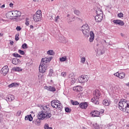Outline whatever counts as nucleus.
Masks as SVG:
<instances>
[{"instance_id": "obj_1", "label": "nucleus", "mask_w": 129, "mask_h": 129, "mask_svg": "<svg viewBox=\"0 0 129 129\" xmlns=\"http://www.w3.org/2000/svg\"><path fill=\"white\" fill-rule=\"evenodd\" d=\"M41 111L39 112L38 115V118L39 119H46L48 118H50L51 116H52V114H51V110H50V108H49L47 106H41L40 107Z\"/></svg>"}, {"instance_id": "obj_2", "label": "nucleus", "mask_w": 129, "mask_h": 129, "mask_svg": "<svg viewBox=\"0 0 129 129\" xmlns=\"http://www.w3.org/2000/svg\"><path fill=\"white\" fill-rule=\"evenodd\" d=\"M52 59L53 57L42 58L39 67V70L40 73L43 74L46 72L47 69H48V66H49V62Z\"/></svg>"}, {"instance_id": "obj_3", "label": "nucleus", "mask_w": 129, "mask_h": 129, "mask_svg": "<svg viewBox=\"0 0 129 129\" xmlns=\"http://www.w3.org/2000/svg\"><path fill=\"white\" fill-rule=\"evenodd\" d=\"M93 98L91 99L92 102L95 104H99V99L101 97V94L100 91L98 90H95L93 92Z\"/></svg>"}, {"instance_id": "obj_4", "label": "nucleus", "mask_w": 129, "mask_h": 129, "mask_svg": "<svg viewBox=\"0 0 129 129\" xmlns=\"http://www.w3.org/2000/svg\"><path fill=\"white\" fill-rule=\"evenodd\" d=\"M82 32L85 37H89L90 35V37L89 38V41L90 43L93 42L94 40V33H93V31H90V30H86L82 31Z\"/></svg>"}, {"instance_id": "obj_5", "label": "nucleus", "mask_w": 129, "mask_h": 129, "mask_svg": "<svg viewBox=\"0 0 129 129\" xmlns=\"http://www.w3.org/2000/svg\"><path fill=\"white\" fill-rule=\"evenodd\" d=\"M96 16L95 17V20L97 23H100L103 20V14L101 10H96Z\"/></svg>"}, {"instance_id": "obj_6", "label": "nucleus", "mask_w": 129, "mask_h": 129, "mask_svg": "<svg viewBox=\"0 0 129 129\" xmlns=\"http://www.w3.org/2000/svg\"><path fill=\"white\" fill-rule=\"evenodd\" d=\"M51 105L52 107L54 108H56V109H58V110H62V105H61V103L59 100H53L51 102Z\"/></svg>"}, {"instance_id": "obj_7", "label": "nucleus", "mask_w": 129, "mask_h": 129, "mask_svg": "<svg viewBox=\"0 0 129 129\" xmlns=\"http://www.w3.org/2000/svg\"><path fill=\"white\" fill-rule=\"evenodd\" d=\"M8 15L10 16L11 18L17 19V18H18V17H21V15H22V13L20 11L14 10L13 11L9 12L8 13Z\"/></svg>"}, {"instance_id": "obj_8", "label": "nucleus", "mask_w": 129, "mask_h": 129, "mask_svg": "<svg viewBox=\"0 0 129 129\" xmlns=\"http://www.w3.org/2000/svg\"><path fill=\"white\" fill-rule=\"evenodd\" d=\"M42 18V11L41 10L37 11L36 13L33 15V20L34 22H40Z\"/></svg>"}, {"instance_id": "obj_9", "label": "nucleus", "mask_w": 129, "mask_h": 129, "mask_svg": "<svg viewBox=\"0 0 129 129\" xmlns=\"http://www.w3.org/2000/svg\"><path fill=\"white\" fill-rule=\"evenodd\" d=\"M89 79V77L88 76L82 75L81 77L78 78V80L79 83H85V82H87V81H88Z\"/></svg>"}, {"instance_id": "obj_10", "label": "nucleus", "mask_w": 129, "mask_h": 129, "mask_svg": "<svg viewBox=\"0 0 129 129\" xmlns=\"http://www.w3.org/2000/svg\"><path fill=\"white\" fill-rule=\"evenodd\" d=\"M1 73L4 75V76H6L7 74L9 73V67L8 66H4L1 70Z\"/></svg>"}, {"instance_id": "obj_11", "label": "nucleus", "mask_w": 129, "mask_h": 129, "mask_svg": "<svg viewBox=\"0 0 129 129\" xmlns=\"http://www.w3.org/2000/svg\"><path fill=\"white\" fill-rule=\"evenodd\" d=\"M69 80L71 81V84H74L75 82L77 81V79L75 78L74 76H73V74H71L69 75L68 77Z\"/></svg>"}, {"instance_id": "obj_12", "label": "nucleus", "mask_w": 129, "mask_h": 129, "mask_svg": "<svg viewBox=\"0 0 129 129\" xmlns=\"http://www.w3.org/2000/svg\"><path fill=\"white\" fill-rule=\"evenodd\" d=\"M96 52L98 56H100V55H102L105 53L104 50L103 49V47L102 46H101L99 48L97 49Z\"/></svg>"}, {"instance_id": "obj_13", "label": "nucleus", "mask_w": 129, "mask_h": 129, "mask_svg": "<svg viewBox=\"0 0 129 129\" xmlns=\"http://www.w3.org/2000/svg\"><path fill=\"white\" fill-rule=\"evenodd\" d=\"M88 106V104L86 102H81L79 105V107L82 109H86Z\"/></svg>"}, {"instance_id": "obj_14", "label": "nucleus", "mask_w": 129, "mask_h": 129, "mask_svg": "<svg viewBox=\"0 0 129 129\" xmlns=\"http://www.w3.org/2000/svg\"><path fill=\"white\" fill-rule=\"evenodd\" d=\"M113 23L115 25H119L120 26H123V25H124V22L120 20H113Z\"/></svg>"}, {"instance_id": "obj_15", "label": "nucleus", "mask_w": 129, "mask_h": 129, "mask_svg": "<svg viewBox=\"0 0 129 129\" xmlns=\"http://www.w3.org/2000/svg\"><path fill=\"white\" fill-rule=\"evenodd\" d=\"M15 99V96L13 95H9L6 97V100L11 102V101H13Z\"/></svg>"}, {"instance_id": "obj_16", "label": "nucleus", "mask_w": 129, "mask_h": 129, "mask_svg": "<svg viewBox=\"0 0 129 129\" xmlns=\"http://www.w3.org/2000/svg\"><path fill=\"white\" fill-rule=\"evenodd\" d=\"M91 114L92 116L95 117V116H99L100 115V112L98 111H92L91 112Z\"/></svg>"}, {"instance_id": "obj_17", "label": "nucleus", "mask_w": 129, "mask_h": 129, "mask_svg": "<svg viewBox=\"0 0 129 129\" xmlns=\"http://www.w3.org/2000/svg\"><path fill=\"white\" fill-rule=\"evenodd\" d=\"M45 89L47 90H48L49 91H56V89L54 87L51 86H45Z\"/></svg>"}, {"instance_id": "obj_18", "label": "nucleus", "mask_w": 129, "mask_h": 129, "mask_svg": "<svg viewBox=\"0 0 129 129\" xmlns=\"http://www.w3.org/2000/svg\"><path fill=\"white\" fill-rule=\"evenodd\" d=\"M86 30H90L88 24H84L82 27V31H86Z\"/></svg>"}, {"instance_id": "obj_19", "label": "nucleus", "mask_w": 129, "mask_h": 129, "mask_svg": "<svg viewBox=\"0 0 129 129\" xmlns=\"http://www.w3.org/2000/svg\"><path fill=\"white\" fill-rule=\"evenodd\" d=\"M20 85L19 83H13L9 85V87L10 88H12V87H17Z\"/></svg>"}, {"instance_id": "obj_20", "label": "nucleus", "mask_w": 129, "mask_h": 129, "mask_svg": "<svg viewBox=\"0 0 129 129\" xmlns=\"http://www.w3.org/2000/svg\"><path fill=\"white\" fill-rule=\"evenodd\" d=\"M25 120H29V121H32L33 120V117L32 115H28L25 117Z\"/></svg>"}, {"instance_id": "obj_21", "label": "nucleus", "mask_w": 129, "mask_h": 129, "mask_svg": "<svg viewBox=\"0 0 129 129\" xmlns=\"http://www.w3.org/2000/svg\"><path fill=\"white\" fill-rule=\"evenodd\" d=\"M59 41L61 43H66V38L63 36H61L59 37Z\"/></svg>"}, {"instance_id": "obj_22", "label": "nucleus", "mask_w": 129, "mask_h": 129, "mask_svg": "<svg viewBox=\"0 0 129 129\" xmlns=\"http://www.w3.org/2000/svg\"><path fill=\"white\" fill-rule=\"evenodd\" d=\"M80 88H81V87L78 86L76 87H74L73 88V90L74 91H76V92H80V91L81 90Z\"/></svg>"}, {"instance_id": "obj_23", "label": "nucleus", "mask_w": 129, "mask_h": 129, "mask_svg": "<svg viewBox=\"0 0 129 129\" xmlns=\"http://www.w3.org/2000/svg\"><path fill=\"white\" fill-rule=\"evenodd\" d=\"M125 77V74L124 73H119V78L120 79H123Z\"/></svg>"}, {"instance_id": "obj_24", "label": "nucleus", "mask_w": 129, "mask_h": 129, "mask_svg": "<svg viewBox=\"0 0 129 129\" xmlns=\"http://www.w3.org/2000/svg\"><path fill=\"white\" fill-rule=\"evenodd\" d=\"M47 54L48 55H51V56H53L55 55V52H54V51H53V50H49L47 51Z\"/></svg>"}, {"instance_id": "obj_25", "label": "nucleus", "mask_w": 129, "mask_h": 129, "mask_svg": "<svg viewBox=\"0 0 129 129\" xmlns=\"http://www.w3.org/2000/svg\"><path fill=\"white\" fill-rule=\"evenodd\" d=\"M12 63L14 64V65H17V64H19V61L18 58H14L12 59Z\"/></svg>"}, {"instance_id": "obj_26", "label": "nucleus", "mask_w": 129, "mask_h": 129, "mask_svg": "<svg viewBox=\"0 0 129 129\" xmlns=\"http://www.w3.org/2000/svg\"><path fill=\"white\" fill-rule=\"evenodd\" d=\"M103 104L105 106H108L109 105V102L107 100H104L103 101Z\"/></svg>"}, {"instance_id": "obj_27", "label": "nucleus", "mask_w": 129, "mask_h": 129, "mask_svg": "<svg viewBox=\"0 0 129 129\" xmlns=\"http://www.w3.org/2000/svg\"><path fill=\"white\" fill-rule=\"evenodd\" d=\"M71 102L73 105H79L80 103L78 102V101H74L73 100L71 101Z\"/></svg>"}, {"instance_id": "obj_28", "label": "nucleus", "mask_w": 129, "mask_h": 129, "mask_svg": "<svg viewBox=\"0 0 129 129\" xmlns=\"http://www.w3.org/2000/svg\"><path fill=\"white\" fill-rule=\"evenodd\" d=\"M13 70H14V71H16L17 72H20V71H22V69L20 67L14 68Z\"/></svg>"}, {"instance_id": "obj_29", "label": "nucleus", "mask_w": 129, "mask_h": 129, "mask_svg": "<svg viewBox=\"0 0 129 129\" xmlns=\"http://www.w3.org/2000/svg\"><path fill=\"white\" fill-rule=\"evenodd\" d=\"M13 56H14V57H15L16 58H21L22 57V56L18 54V53L17 52L13 53Z\"/></svg>"}, {"instance_id": "obj_30", "label": "nucleus", "mask_w": 129, "mask_h": 129, "mask_svg": "<svg viewBox=\"0 0 129 129\" xmlns=\"http://www.w3.org/2000/svg\"><path fill=\"white\" fill-rule=\"evenodd\" d=\"M67 60V57L66 56L62 57L59 58V61L60 62H64V61H66Z\"/></svg>"}, {"instance_id": "obj_31", "label": "nucleus", "mask_w": 129, "mask_h": 129, "mask_svg": "<svg viewBox=\"0 0 129 129\" xmlns=\"http://www.w3.org/2000/svg\"><path fill=\"white\" fill-rule=\"evenodd\" d=\"M54 19H55V22L56 23H58V22H59V20H60V17L59 16H57L56 17V16H55V15H54Z\"/></svg>"}, {"instance_id": "obj_32", "label": "nucleus", "mask_w": 129, "mask_h": 129, "mask_svg": "<svg viewBox=\"0 0 129 129\" xmlns=\"http://www.w3.org/2000/svg\"><path fill=\"white\" fill-rule=\"evenodd\" d=\"M54 73V71H53L52 69H51L49 70V74L48 75V76H52V74Z\"/></svg>"}, {"instance_id": "obj_33", "label": "nucleus", "mask_w": 129, "mask_h": 129, "mask_svg": "<svg viewBox=\"0 0 129 129\" xmlns=\"http://www.w3.org/2000/svg\"><path fill=\"white\" fill-rule=\"evenodd\" d=\"M44 129H52V127H49V124L47 123H46L44 125Z\"/></svg>"}, {"instance_id": "obj_34", "label": "nucleus", "mask_w": 129, "mask_h": 129, "mask_svg": "<svg viewBox=\"0 0 129 129\" xmlns=\"http://www.w3.org/2000/svg\"><path fill=\"white\" fill-rule=\"evenodd\" d=\"M23 49H28V45L26 43H24L22 45Z\"/></svg>"}, {"instance_id": "obj_35", "label": "nucleus", "mask_w": 129, "mask_h": 129, "mask_svg": "<svg viewBox=\"0 0 129 129\" xmlns=\"http://www.w3.org/2000/svg\"><path fill=\"white\" fill-rule=\"evenodd\" d=\"M85 61H86V58L85 57H83L81 58V63L84 64V63H85Z\"/></svg>"}, {"instance_id": "obj_36", "label": "nucleus", "mask_w": 129, "mask_h": 129, "mask_svg": "<svg viewBox=\"0 0 129 129\" xmlns=\"http://www.w3.org/2000/svg\"><path fill=\"white\" fill-rule=\"evenodd\" d=\"M74 14H75V15H77V16H79L80 15V11L78 10H75Z\"/></svg>"}, {"instance_id": "obj_37", "label": "nucleus", "mask_w": 129, "mask_h": 129, "mask_svg": "<svg viewBox=\"0 0 129 129\" xmlns=\"http://www.w3.org/2000/svg\"><path fill=\"white\" fill-rule=\"evenodd\" d=\"M18 52L20 54V55H25V51H24L21 49H19L18 50Z\"/></svg>"}, {"instance_id": "obj_38", "label": "nucleus", "mask_w": 129, "mask_h": 129, "mask_svg": "<svg viewBox=\"0 0 129 129\" xmlns=\"http://www.w3.org/2000/svg\"><path fill=\"white\" fill-rule=\"evenodd\" d=\"M118 18H123V14L122 13H120L117 15Z\"/></svg>"}, {"instance_id": "obj_39", "label": "nucleus", "mask_w": 129, "mask_h": 129, "mask_svg": "<svg viewBox=\"0 0 129 129\" xmlns=\"http://www.w3.org/2000/svg\"><path fill=\"white\" fill-rule=\"evenodd\" d=\"M19 36H20L19 34L16 35L15 41H19V40H20V38H19Z\"/></svg>"}, {"instance_id": "obj_40", "label": "nucleus", "mask_w": 129, "mask_h": 129, "mask_svg": "<svg viewBox=\"0 0 129 129\" xmlns=\"http://www.w3.org/2000/svg\"><path fill=\"white\" fill-rule=\"evenodd\" d=\"M65 111L66 112H71V109H70V108L68 107H67V108H65Z\"/></svg>"}, {"instance_id": "obj_41", "label": "nucleus", "mask_w": 129, "mask_h": 129, "mask_svg": "<svg viewBox=\"0 0 129 129\" xmlns=\"http://www.w3.org/2000/svg\"><path fill=\"white\" fill-rule=\"evenodd\" d=\"M66 75H67V73L66 72L61 73V76H62V77H66Z\"/></svg>"}, {"instance_id": "obj_42", "label": "nucleus", "mask_w": 129, "mask_h": 129, "mask_svg": "<svg viewBox=\"0 0 129 129\" xmlns=\"http://www.w3.org/2000/svg\"><path fill=\"white\" fill-rule=\"evenodd\" d=\"M17 31H21L22 30V28H21V26H17L16 27Z\"/></svg>"}, {"instance_id": "obj_43", "label": "nucleus", "mask_w": 129, "mask_h": 129, "mask_svg": "<svg viewBox=\"0 0 129 129\" xmlns=\"http://www.w3.org/2000/svg\"><path fill=\"white\" fill-rule=\"evenodd\" d=\"M115 76H116V77H118L119 78V73H116L114 74Z\"/></svg>"}, {"instance_id": "obj_44", "label": "nucleus", "mask_w": 129, "mask_h": 129, "mask_svg": "<svg viewBox=\"0 0 129 129\" xmlns=\"http://www.w3.org/2000/svg\"><path fill=\"white\" fill-rule=\"evenodd\" d=\"M17 113V115H18V116H20V115H21L22 113V111H18Z\"/></svg>"}, {"instance_id": "obj_45", "label": "nucleus", "mask_w": 129, "mask_h": 129, "mask_svg": "<svg viewBox=\"0 0 129 129\" xmlns=\"http://www.w3.org/2000/svg\"><path fill=\"white\" fill-rule=\"evenodd\" d=\"M53 18H54V17L51 15L48 17V19H49V20H53Z\"/></svg>"}, {"instance_id": "obj_46", "label": "nucleus", "mask_w": 129, "mask_h": 129, "mask_svg": "<svg viewBox=\"0 0 129 129\" xmlns=\"http://www.w3.org/2000/svg\"><path fill=\"white\" fill-rule=\"evenodd\" d=\"M9 7H10V8H13L14 7V4L13 3H10L9 4Z\"/></svg>"}, {"instance_id": "obj_47", "label": "nucleus", "mask_w": 129, "mask_h": 129, "mask_svg": "<svg viewBox=\"0 0 129 129\" xmlns=\"http://www.w3.org/2000/svg\"><path fill=\"white\" fill-rule=\"evenodd\" d=\"M25 25H26V26H29V21L26 20V22L25 23Z\"/></svg>"}, {"instance_id": "obj_48", "label": "nucleus", "mask_w": 129, "mask_h": 129, "mask_svg": "<svg viewBox=\"0 0 129 129\" xmlns=\"http://www.w3.org/2000/svg\"><path fill=\"white\" fill-rule=\"evenodd\" d=\"M10 44L11 45V46H13V45H14V42L13 41H10Z\"/></svg>"}, {"instance_id": "obj_49", "label": "nucleus", "mask_w": 129, "mask_h": 129, "mask_svg": "<svg viewBox=\"0 0 129 129\" xmlns=\"http://www.w3.org/2000/svg\"><path fill=\"white\" fill-rule=\"evenodd\" d=\"M100 112L101 113H103V112H104V110L103 109H101L100 110Z\"/></svg>"}, {"instance_id": "obj_50", "label": "nucleus", "mask_w": 129, "mask_h": 129, "mask_svg": "<svg viewBox=\"0 0 129 129\" xmlns=\"http://www.w3.org/2000/svg\"><path fill=\"white\" fill-rule=\"evenodd\" d=\"M5 7H6V5H2V6H1V9H4V8H5Z\"/></svg>"}, {"instance_id": "obj_51", "label": "nucleus", "mask_w": 129, "mask_h": 129, "mask_svg": "<svg viewBox=\"0 0 129 129\" xmlns=\"http://www.w3.org/2000/svg\"><path fill=\"white\" fill-rule=\"evenodd\" d=\"M30 29H34V26L33 25H30Z\"/></svg>"}, {"instance_id": "obj_52", "label": "nucleus", "mask_w": 129, "mask_h": 129, "mask_svg": "<svg viewBox=\"0 0 129 129\" xmlns=\"http://www.w3.org/2000/svg\"><path fill=\"white\" fill-rule=\"evenodd\" d=\"M120 35L121 36V37H123L124 36V34L120 33Z\"/></svg>"}, {"instance_id": "obj_53", "label": "nucleus", "mask_w": 129, "mask_h": 129, "mask_svg": "<svg viewBox=\"0 0 129 129\" xmlns=\"http://www.w3.org/2000/svg\"><path fill=\"white\" fill-rule=\"evenodd\" d=\"M4 36V34L0 33V37H3Z\"/></svg>"}, {"instance_id": "obj_54", "label": "nucleus", "mask_w": 129, "mask_h": 129, "mask_svg": "<svg viewBox=\"0 0 129 129\" xmlns=\"http://www.w3.org/2000/svg\"><path fill=\"white\" fill-rule=\"evenodd\" d=\"M18 63H21V60H20L19 59H18Z\"/></svg>"}, {"instance_id": "obj_55", "label": "nucleus", "mask_w": 129, "mask_h": 129, "mask_svg": "<svg viewBox=\"0 0 129 129\" xmlns=\"http://www.w3.org/2000/svg\"><path fill=\"white\" fill-rule=\"evenodd\" d=\"M126 85L127 86H128V87H129V83H127V84H126Z\"/></svg>"}, {"instance_id": "obj_56", "label": "nucleus", "mask_w": 129, "mask_h": 129, "mask_svg": "<svg viewBox=\"0 0 129 129\" xmlns=\"http://www.w3.org/2000/svg\"><path fill=\"white\" fill-rule=\"evenodd\" d=\"M82 129H87V128L85 127H83Z\"/></svg>"}, {"instance_id": "obj_57", "label": "nucleus", "mask_w": 129, "mask_h": 129, "mask_svg": "<svg viewBox=\"0 0 129 129\" xmlns=\"http://www.w3.org/2000/svg\"><path fill=\"white\" fill-rule=\"evenodd\" d=\"M0 109H2V106L0 105Z\"/></svg>"}, {"instance_id": "obj_58", "label": "nucleus", "mask_w": 129, "mask_h": 129, "mask_svg": "<svg viewBox=\"0 0 129 129\" xmlns=\"http://www.w3.org/2000/svg\"><path fill=\"white\" fill-rule=\"evenodd\" d=\"M33 2H37V0H33Z\"/></svg>"}, {"instance_id": "obj_59", "label": "nucleus", "mask_w": 129, "mask_h": 129, "mask_svg": "<svg viewBox=\"0 0 129 129\" xmlns=\"http://www.w3.org/2000/svg\"><path fill=\"white\" fill-rule=\"evenodd\" d=\"M69 16H70L69 14H68V15H67V17H69Z\"/></svg>"}, {"instance_id": "obj_60", "label": "nucleus", "mask_w": 129, "mask_h": 129, "mask_svg": "<svg viewBox=\"0 0 129 129\" xmlns=\"http://www.w3.org/2000/svg\"><path fill=\"white\" fill-rule=\"evenodd\" d=\"M104 42H105V43H106V40H104Z\"/></svg>"}, {"instance_id": "obj_61", "label": "nucleus", "mask_w": 129, "mask_h": 129, "mask_svg": "<svg viewBox=\"0 0 129 129\" xmlns=\"http://www.w3.org/2000/svg\"><path fill=\"white\" fill-rule=\"evenodd\" d=\"M41 77H43V75L41 76Z\"/></svg>"}, {"instance_id": "obj_62", "label": "nucleus", "mask_w": 129, "mask_h": 129, "mask_svg": "<svg viewBox=\"0 0 129 129\" xmlns=\"http://www.w3.org/2000/svg\"><path fill=\"white\" fill-rule=\"evenodd\" d=\"M0 122H1V120H0Z\"/></svg>"}]
</instances>
